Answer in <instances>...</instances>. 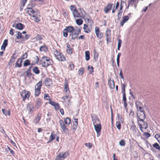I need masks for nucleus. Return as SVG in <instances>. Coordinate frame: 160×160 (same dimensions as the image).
Masks as SVG:
<instances>
[{
	"instance_id": "53",
	"label": "nucleus",
	"mask_w": 160,
	"mask_h": 160,
	"mask_svg": "<svg viewBox=\"0 0 160 160\" xmlns=\"http://www.w3.org/2000/svg\"><path fill=\"white\" fill-rule=\"evenodd\" d=\"M155 138L157 139L158 141L160 143V134H157L155 135Z\"/></svg>"
},
{
	"instance_id": "51",
	"label": "nucleus",
	"mask_w": 160,
	"mask_h": 160,
	"mask_svg": "<svg viewBox=\"0 0 160 160\" xmlns=\"http://www.w3.org/2000/svg\"><path fill=\"white\" fill-rule=\"evenodd\" d=\"M119 144L121 146H124L125 145L126 143L124 140H121L119 142Z\"/></svg>"
},
{
	"instance_id": "44",
	"label": "nucleus",
	"mask_w": 160,
	"mask_h": 160,
	"mask_svg": "<svg viewBox=\"0 0 160 160\" xmlns=\"http://www.w3.org/2000/svg\"><path fill=\"white\" fill-rule=\"evenodd\" d=\"M144 136H145V138L147 139H148L149 137H150L151 135V134L148 132H143Z\"/></svg>"
},
{
	"instance_id": "11",
	"label": "nucleus",
	"mask_w": 160,
	"mask_h": 160,
	"mask_svg": "<svg viewBox=\"0 0 160 160\" xmlns=\"http://www.w3.org/2000/svg\"><path fill=\"white\" fill-rule=\"evenodd\" d=\"M113 5L112 4L108 3L104 9V12L107 13L111 9L112 6Z\"/></svg>"
},
{
	"instance_id": "57",
	"label": "nucleus",
	"mask_w": 160,
	"mask_h": 160,
	"mask_svg": "<svg viewBox=\"0 0 160 160\" xmlns=\"http://www.w3.org/2000/svg\"><path fill=\"white\" fill-rule=\"evenodd\" d=\"M153 147L154 148L157 149H159L160 146L157 143H155L153 145Z\"/></svg>"
},
{
	"instance_id": "31",
	"label": "nucleus",
	"mask_w": 160,
	"mask_h": 160,
	"mask_svg": "<svg viewBox=\"0 0 160 160\" xmlns=\"http://www.w3.org/2000/svg\"><path fill=\"white\" fill-rule=\"evenodd\" d=\"M42 85V82L41 81L39 82L35 86V89L41 90Z\"/></svg>"
},
{
	"instance_id": "61",
	"label": "nucleus",
	"mask_w": 160,
	"mask_h": 160,
	"mask_svg": "<svg viewBox=\"0 0 160 160\" xmlns=\"http://www.w3.org/2000/svg\"><path fill=\"white\" fill-rule=\"evenodd\" d=\"M35 38H36V39L37 40H41L42 39V38L41 37V36L39 35H37ZM35 38H34L33 39H34Z\"/></svg>"
},
{
	"instance_id": "6",
	"label": "nucleus",
	"mask_w": 160,
	"mask_h": 160,
	"mask_svg": "<svg viewBox=\"0 0 160 160\" xmlns=\"http://www.w3.org/2000/svg\"><path fill=\"white\" fill-rule=\"evenodd\" d=\"M137 116L139 119V120H144L146 118L145 112L143 110L137 112Z\"/></svg>"
},
{
	"instance_id": "29",
	"label": "nucleus",
	"mask_w": 160,
	"mask_h": 160,
	"mask_svg": "<svg viewBox=\"0 0 160 160\" xmlns=\"http://www.w3.org/2000/svg\"><path fill=\"white\" fill-rule=\"evenodd\" d=\"M15 55V53L13 54L12 56L11 57V59H10V61L8 63V64L10 66L12 64V63H13V62H14V61L16 59V58L14 56Z\"/></svg>"
},
{
	"instance_id": "39",
	"label": "nucleus",
	"mask_w": 160,
	"mask_h": 160,
	"mask_svg": "<svg viewBox=\"0 0 160 160\" xmlns=\"http://www.w3.org/2000/svg\"><path fill=\"white\" fill-rule=\"evenodd\" d=\"M30 63L29 60L28 59L25 60L23 63V66L24 67H26L30 65Z\"/></svg>"
},
{
	"instance_id": "2",
	"label": "nucleus",
	"mask_w": 160,
	"mask_h": 160,
	"mask_svg": "<svg viewBox=\"0 0 160 160\" xmlns=\"http://www.w3.org/2000/svg\"><path fill=\"white\" fill-rule=\"evenodd\" d=\"M54 53L56 58L59 61H63L66 60V58L63 55L57 50H55Z\"/></svg>"
},
{
	"instance_id": "62",
	"label": "nucleus",
	"mask_w": 160,
	"mask_h": 160,
	"mask_svg": "<svg viewBox=\"0 0 160 160\" xmlns=\"http://www.w3.org/2000/svg\"><path fill=\"white\" fill-rule=\"evenodd\" d=\"M44 98L47 100H49L50 97H49V96H48V94H45L44 95Z\"/></svg>"
},
{
	"instance_id": "15",
	"label": "nucleus",
	"mask_w": 160,
	"mask_h": 160,
	"mask_svg": "<svg viewBox=\"0 0 160 160\" xmlns=\"http://www.w3.org/2000/svg\"><path fill=\"white\" fill-rule=\"evenodd\" d=\"M129 19V17L127 16H125L122 17V21H121L120 24L121 26H123L124 23L127 21Z\"/></svg>"
},
{
	"instance_id": "14",
	"label": "nucleus",
	"mask_w": 160,
	"mask_h": 160,
	"mask_svg": "<svg viewBox=\"0 0 160 160\" xmlns=\"http://www.w3.org/2000/svg\"><path fill=\"white\" fill-rule=\"evenodd\" d=\"M136 108L138 110V111L139 112L142 110H143L144 109L142 108V105L139 101H137L136 102Z\"/></svg>"
},
{
	"instance_id": "45",
	"label": "nucleus",
	"mask_w": 160,
	"mask_h": 160,
	"mask_svg": "<svg viewBox=\"0 0 160 160\" xmlns=\"http://www.w3.org/2000/svg\"><path fill=\"white\" fill-rule=\"evenodd\" d=\"M41 90L35 89V95L36 96H38L40 93Z\"/></svg>"
},
{
	"instance_id": "32",
	"label": "nucleus",
	"mask_w": 160,
	"mask_h": 160,
	"mask_svg": "<svg viewBox=\"0 0 160 160\" xmlns=\"http://www.w3.org/2000/svg\"><path fill=\"white\" fill-rule=\"evenodd\" d=\"M39 50L40 51L46 52L48 50V48L45 45L42 46L40 47Z\"/></svg>"
},
{
	"instance_id": "23",
	"label": "nucleus",
	"mask_w": 160,
	"mask_h": 160,
	"mask_svg": "<svg viewBox=\"0 0 160 160\" xmlns=\"http://www.w3.org/2000/svg\"><path fill=\"white\" fill-rule=\"evenodd\" d=\"M8 41L6 39L4 40L3 44L1 47V50H3V51H4L5 50V48L8 45Z\"/></svg>"
},
{
	"instance_id": "4",
	"label": "nucleus",
	"mask_w": 160,
	"mask_h": 160,
	"mask_svg": "<svg viewBox=\"0 0 160 160\" xmlns=\"http://www.w3.org/2000/svg\"><path fill=\"white\" fill-rule=\"evenodd\" d=\"M141 122V123H140L138 122V124L140 129L141 131L142 132V129L144 128L145 129H147L148 127V125L147 123L145 122H144V121H140Z\"/></svg>"
},
{
	"instance_id": "54",
	"label": "nucleus",
	"mask_w": 160,
	"mask_h": 160,
	"mask_svg": "<svg viewBox=\"0 0 160 160\" xmlns=\"http://www.w3.org/2000/svg\"><path fill=\"white\" fill-rule=\"evenodd\" d=\"M28 57V54L26 52L24 53V54L23 55V56L20 58H21L22 60V59H25L27 58Z\"/></svg>"
},
{
	"instance_id": "48",
	"label": "nucleus",
	"mask_w": 160,
	"mask_h": 160,
	"mask_svg": "<svg viewBox=\"0 0 160 160\" xmlns=\"http://www.w3.org/2000/svg\"><path fill=\"white\" fill-rule=\"evenodd\" d=\"M135 0H129L128 2V6L127 8H129V6L130 5L133 6V4Z\"/></svg>"
},
{
	"instance_id": "58",
	"label": "nucleus",
	"mask_w": 160,
	"mask_h": 160,
	"mask_svg": "<svg viewBox=\"0 0 160 160\" xmlns=\"http://www.w3.org/2000/svg\"><path fill=\"white\" fill-rule=\"evenodd\" d=\"M88 69L90 73H91L92 72H93V67L92 66L90 67V66H88Z\"/></svg>"
},
{
	"instance_id": "19",
	"label": "nucleus",
	"mask_w": 160,
	"mask_h": 160,
	"mask_svg": "<svg viewBox=\"0 0 160 160\" xmlns=\"http://www.w3.org/2000/svg\"><path fill=\"white\" fill-rule=\"evenodd\" d=\"M41 100L39 98L37 99L36 101V104L35 105V108H37V109H38V108L41 106Z\"/></svg>"
},
{
	"instance_id": "35",
	"label": "nucleus",
	"mask_w": 160,
	"mask_h": 160,
	"mask_svg": "<svg viewBox=\"0 0 160 160\" xmlns=\"http://www.w3.org/2000/svg\"><path fill=\"white\" fill-rule=\"evenodd\" d=\"M85 60L88 61L90 59V52L88 51H86L85 52Z\"/></svg>"
},
{
	"instance_id": "22",
	"label": "nucleus",
	"mask_w": 160,
	"mask_h": 160,
	"mask_svg": "<svg viewBox=\"0 0 160 160\" xmlns=\"http://www.w3.org/2000/svg\"><path fill=\"white\" fill-rule=\"evenodd\" d=\"M23 25L21 23H18L15 26V28L20 30L23 28Z\"/></svg>"
},
{
	"instance_id": "42",
	"label": "nucleus",
	"mask_w": 160,
	"mask_h": 160,
	"mask_svg": "<svg viewBox=\"0 0 160 160\" xmlns=\"http://www.w3.org/2000/svg\"><path fill=\"white\" fill-rule=\"evenodd\" d=\"M122 43L121 40L120 39H118V50H120V48L121 46V44Z\"/></svg>"
},
{
	"instance_id": "50",
	"label": "nucleus",
	"mask_w": 160,
	"mask_h": 160,
	"mask_svg": "<svg viewBox=\"0 0 160 160\" xmlns=\"http://www.w3.org/2000/svg\"><path fill=\"white\" fill-rule=\"evenodd\" d=\"M68 32L66 30V29L65 28L64 29L63 32V36L65 37H67L68 36Z\"/></svg>"
},
{
	"instance_id": "30",
	"label": "nucleus",
	"mask_w": 160,
	"mask_h": 160,
	"mask_svg": "<svg viewBox=\"0 0 160 160\" xmlns=\"http://www.w3.org/2000/svg\"><path fill=\"white\" fill-rule=\"evenodd\" d=\"M83 29L84 30V32L86 33H88L89 32H91V31L89 30V29L88 28V25L86 24H84V25Z\"/></svg>"
},
{
	"instance_id": "13",
	"label": "nucleus",
	"mask_w": 160,
	"mask_h": 160,
	"mask_svg": "<svg viewBox=\"0 0 160 160\" xmlns=\"http://www.w3.org/2000/svg\"><path fill=\"white\" fill-rule=\"evenodd\" d=\"M77 28H74L72 26H69L67 27L65 29L70 34H71L74 32V31H75L77 30Z\"/></svg>"
},
{
	"instance_id": "25",
	"label": "nucleus",
	"mask_w": 160,
	"mask_h": 160,
	"mask_svg": "<svg viewBox=\"0 0 160 160\" xmlns=\"http://www.w3.org/2000/svg\"><path fill=\"white\" fill-rule=\"evenodd\" d=\"M17 32V33L15 35V36L17 39H24V37L23 35H22L21 32L19 31L17 32Z\"/></svg>"
},
{
	"instance_id": "52",
	"label": "nucleus",
	"mask_w": 160,
	"mask_h": 160,
	"mask_svg": "<svg viewBox=\"0 0 160 160\" xmlns=\"http://www.w3.org/2000/svg\"><path fill=\"white\" fill-rule=\"evenodd\" d=\"M83 71L84 69L83 68H81L79 69L78 71V74L80 76L82 74L83 72Z\"/></svg>"
},
{
	"instance_id": "38",
	"label": "nucleus",
	"mask_w": 160,
	"mask_h": 160,
	"mask_svg": "<svg viewBox=\"0 0 160 160\" xmlns=\"http://www.w3.org/2000/svg\"><path fill=\"white\" fill-rule=\"evenodd\" d=\"M2 112L3 114H5V115L7 116V115H9L10 112L9 111L7 110L6 109H2Z\"/></svg>"
},
{
	"instance_id": "26",
	"label": "nucleus",
	"mask_w": 160,
	"mask_h": 160,
	"mask_svg": "<svg viewBox=\"0 0 160 160\" xmlns=\"http://www.w3.org/2000/svg\"><path fill=\"white\" fill-rule=\"evenodd\" d=\"M55 134L54 132H52L51 136L49 138V141L48 142V143L49 142H50L55 139Z\"/></svg>"
},
{
	"instance_id": "20",
	"label": "nucleus",
	"mask_w": 160,
	"mask_h": 160,
	"mask_svg": "<svg viewBox=\"0 0 160 160\" xmlns=\"http://www.w3.org/2000/svg\"><path fill=\"white\" fill-rule=\"evenodd\" d=\"M22 60L21 58H18L17 60V61L16 62L15 67H18L20 68L22 66Z\"/></svg>"
},
{
	"instance_id": "18",
	"label": "nucleus",
	"mask_w": 160,
	"mask_h": 160,
	"mask_svg": "<svg viewBox=\"0 0 160 160\" xmlns=\"http://www.w3.org/2000/svg\"><path fill=\"white\" fill-rule=\"evenodd\" d=\"M45 84L47 86H50L52 84V81L49 78H47L45 80Z\"/></svg>"
},
{
	"instance_id": "43",
	"label": "nucleus",
	"mask_w": 160,
	"mask_h": 160,
	"mask_svg": "<svg viewBox=\"0 0 160 160\" xmlns=\"http://www.w3.org/2000/svg\"><path fill=\"white\" fill-rule=\"evenodd\" d=\"M121 55V53H118V56H117V66H118V67L119 66V59H120V57Z\"/></svg>"
},
{
	"instance_id": "63",
	"label": "nucleus",
	"mask_w": 160,
	"mask_h": 160,
	"mask_svg": "<svg viewBox=\"0 0 160 160\" xmlns=\"http://www.w3.org/2000/svg\"><path fill=\"white\" fill-rule=\"evenodd\" d=\"M49 104H51L53 106L54 105H55V104H56L55 102L53 101L50 100H49Z\"/></svg>"
},
{
	"instance_id": "49",
	"label": "nucleus",
	"mask_w": 160,
	"mask_h": 160,
	"mask_svg": "<svg viewBox=\"0 0 160 160\" xmlns=\"http://www.w3.org/2000/svg\"><path fill=\"white\" fill-rule=\"evenodd\" d=\"M126 85L123 84L122 85V94L125 93V88Z\"/></svg>"
},
{
	"instance_id": "37",
	"label": "nucleus",
	"mask_w": 160,
	"mask_h": 160,
	"mask_svg": "<svg viewBox=\"0 0 160 160\" xmlns=\"http://www.w3.org/2000/svg\"><path fill=\"white\" fill-rule=\"evenodd\" d=\"M76 22L77 24L80 25L82 24L83 21L81 19L79 18L76 19Z\"/></svg>"
},
{
	"instance_id": "27",
	"label": "nucleus",
	"mask_w": 160,
	"mask_h": 160,
	"mask_svg": "<svg viewBox=\"0 0 160 160\" xmlns=\"http://www.w3.org/2000/svg\"><path fill=\"white\" fill-rule=\"evenodd\" d=\"M123 96V101L124 102V106L125 108L126 109L127 107V104L126 102L127 101V98L126 97V93L122 94Z\"/></svg>"
},
{
	"instance_id": "34",
	"label": "nucleus",
	"mask_w": 160,
	"mask_h": 160,
	"mask_svg": "<svg viewBox=\"0 0 160 160\" xmlns=\"http://www.w3.org/2000/svg\"><path fill=\"white\" fill-rule=\"evenodd\" d=\"M32 67H30L26 71V75L28 77H30L31 76V74L30 72Z\"/></svg>"
},
{
	"instance_id": "33",
	"label": "nucleus",
	"mask_w": 160,
	"mask_h": 160,
	"mask_svg": "<svg viewBox=\"0 0 160 160\" xmlns=\"http://www.w3.org/2000/svg\"><path fill=\"white\" fill-rule=\"evenodd\" d=\"M33 72L36 74H38L40 73V71L37 67H34L32 69Z\"/></svg>"
},
{
	"instance_id": "47",
	"label": "nucleus",
	"mask_w": 160,
	"mask_h": 160,
	"mask_svg": "<svg viewBox=\"0 0 160 160\" xmlns=\"http://www.w3.org/2000/svg\"><path fill=\"white\" fill-rule=\"evenodd\" d=\"M122 10L119 9V11L118 14V19L119 20L121 18V16L122 15Z\"/></svg>"
},
{
	"instance_id": "5",
	"label": "nucleus",
	"mask_w": 160,
	"mask_h": 160,
	"mask_svg": "<svg viewBox=\"0 0 160 160\" xmlns=\"http://www.w3.org/2000/svg\"><path fill=\"white\" fill-rule=\"evenodd\" d=\"M96 121L93 122L94 128L97 133L98 134L99 133L101 129V125L100 122L98 123H96Z\"/></svg>"
},
{
	"instance_id": "1",
	"label": "nucleus",
	"mask_w": 160,
	"mask_h": 160,
	"mask_svg": "<svg viewBox=\"0 0 160 160\" xmlns=\"http://www.w3.org/2000/svg\"><path fill=\"white\" fill-rule=\"evenodd\" d=\"M52 63V60L46 56H43L40 60V63L44 67L46 68Z\"/></svg>"
},
{
	"instance_id": "28",
	"label": "nucleus",
	"mask_w": 160,
	"mask_h": 160,
	"mask_svg": "<svg viewBox=\"0 0 160 160\" xmlns=\"http://www.w3.org/2000/svg\"><path fill=\"white\" fill-rule=\"evenodd\" d=\"M64 91L65 92H67L68 91L69 92V88L68 87V83L67 81L65 79V82L64 83Z\"/></svg>"
},
{
	"instance_id": "16",
	"label": "nucleus",
	"mask_w": 160,
	"mask_h": 160,
	"mask_svg": "<svg viewBox=\"0 0 160 160\" xmlns=\"http://www.w3.org/2000/svg\"><path fill=\"white\" fill-rule=\"evenodd\" d=\"M95 31L97 37L99 38H101L102 37V33L100 32L99 31V28L98 27H95Z\"/></svg>"
},
{
	"instance_id": "36",
	"label": "nucleus",
	"mask_w": 160,
	"mask_h": 160,
	"mask_svg": "<svg viewBox=\"0 0 160 160\" xmlns=\"http://www.w3.org/2000/svg\"><path fill=\"white\" fill-rule=\"evenodd\" d=\"M26 94H25V97H23V98L22 99V100L23 101H24L25 100L26 98H29V96L30 94V92L28 91H27L26 92Z\"/></svg>"
},
{
	"instance_id": "7",
	"label": "nucleus",
	"mask_w": 160,
	"mask_h": 160,
	"mask_svg": "<svg viewBox=\"0 0 160 160\" xmlns=\"http://www.w3.org/2000/svg\"><path fill=\"white\" fill-rule=\"evenodd\" d=\"M68 155V153L67 152H65L64 153L62 152L58 154V155L57 156V159L59 158L63 160L64 158H65Z\"/></svg>"
},
{
	"instance_id": "17",
	"label": "nucleus",
	"mask_w": 160,
	"mask_h": 160,
	"mask_svg": "<svg viewBox=\"0 0 160 160\" xmlns=\"http://www.w3.org/2000/svg\"><path fill=\"white\" fill-rule=\"evenodd\" d=\"M60 126L63 132H66L68 130V128H66V126L64 125L63 121H60Z\"/></svg>"
},
{
	"instance_id": "24",
	"label": "nucleus",
	"mask_w": 160,
	"mask_h": 160,
	"mask_svg": "<svg viewBox=\"0 0 160 160\" xmlns=\"http://www.w3.org/2000/svg\"><path fill=\"white\" fill-rule=\"evenodd\" d=\"M72 14L74 18H81L82 17L81 16L80 14L78 12L77 10L76 11Z\"/></svg>"
},
{
	"instance_id": "10",
	"label": "nucleus",
	"mask_w": 160,
	"mask_h": 160,
	"mask_svg": "<svg viewBox=\"0 0 160 160\" xmlns=\"http://www.w3.org/2000/svg\"><path fill=\"white\" fill-rule=\"evenodd\" d=\"M32 17L34 21L36 22H38L40 21V15L39 12H36L34 15H33L32 16Z\"/></svg>"
},
{
	"instance_id": "64",
	"label": "nucleus",
	"mask_w": 160,
	"mask_h": 160,
	"mask_svg": "<svg viewBox=\"0 0 160 160\" xmlns=\"http://www.w3.org/2000/svg\"><path fill=\"white\" fill-rule=\"evenodd\" d=\"M74 67V64L71 63L69 64V67L70 68L71 70H72L73 69Z\"/></svg>"
},
{
	"instance_id": "3",
	"label": "nucleus",
	"mask_w": 160,
	"mask_h": 160,
	"mask_svg": "<svg viewBox=\"0 0 160 160\" xmlns=\"http://www.w3.org/2000/svg\"><path fill=\"white\" fill-rule=\"evenodd\" d=\"M81 31L80 29L77 28V30L74 31L71 34H69V37H71V39L73 40H75L77 38L78 35L80 33Z\"/></svg>"
},
{
	"instance_id": "46",
	"label": "nucleus",
	"mask_w": 160,
	"mask_h": 160,
	"mask_svg": "<svg viewBox=\"0 0 160 160\" xmlns=\"http://www.w3.org/2000/svg\"><path fill=\"white\" fill-rule=\"evenodd\" d=\"M116 125L117 128L119 130H120L121 128V124L120 122L119 121L117 122Z\"/></svg>"
},
{
	"instance_id": "55",
	"label": "nucleus",
	"mask_w": 160,
	"mask_h": 160,
	"mask_svg": "<svg viewBox=\"0 0 160 160\" xmlns=\"http://www.w3.org/2000/svg\"><path fill=\"white\" fill-rule=\"evenodd\" d=\"M27 91L24 90L22 92H20V95L22 96V97L23 98V97H25V94L26 92Z\"/></svg>"
},
{
	"instance_id": "12",
	"label": "nucleus",
	"mask_w": 160,
	"mask_h": 160,
	"mask_svg": "<svg viewBox=\"0 0 160 160\" xmlns=\"http://www.w3.org/2000/svg\"><path fill=\"white\" fill-rule=\"evenodd\" d=\"M28 10H26L27 13H28L29 15L32 16L33 15H34L36 12L38 11H35L32 9V8H28Z\"/></svg>"
},
{
	"instance_id": "21",
	"label": "nucleus",
	"mask_w": 160,
	"mask_h": 160,
	"mask_svg": "<svg viewBox=\"0 0 160 160\" xmlns=\"http://www.w3.org/2000/svg\"><path fill=\"white\" fill-rule=\"evenodd\" d=\"M110 88L111 89H114L115 87L114 82L113 80H111L110 79L108 83Z\"/></svg>"
},
{
	"instance_id": "56",
	"label": "nucleus",
	"mask_w": 160,
	"mask_h": 160,
	"mask_svg": "<svg viewBox=\"0 0 160 160\" xmlns=\"http://www.w3.org/2000/svg\"><path fill=\"white\" fill-rule=\"evenodd\" d=\"M124 4H126V3L123 1L122 0L121 1L120 8V10H122L123 5Z\"/></svg>"
},
{
	"instance_id": "59",
	"label": "nucleus",
	"mask_w": 160,
	"mask_h": 160,
	"mask_svg": "<svg viewBox=\"0 0 160 160\" xmlns=\"http://www.w3.org/2000/svg\"><path fill=\"white\" fill-rule=\"evenodd\" d=\"M59 105L58 103H56V104H55V105H54L53 106L54 107L55 109L56 110H57L59 109Z\"/></svg>"
},
{
	"instance_id": "60",
	"label": "nucleus",
	"mask_w": 160,
	"mask_h": 160,
	"mask_svg": "<svg viewBox=\"0 0 160 160\" xmlns=\"http://www.w3.org/2000/svg\"><path fill=\"white\" fill-rule=\"evenodd\" d=\"M85 145L86 147H88L89 148H92V144L90 143H85Z\"/></svg>"
},
{
	"instance_id": "8",
	"label": "nucleus",
	"mask_w": 160,
	"mask_h": 160,
	"mask_svg": "<svg viewBox=\"0 0 160 160\" xmlns=\"http://www.w3.org/2000/svg\"><path fill=\"white\" fill-rule=\"evenodd\" d=\"M26 108L27 110L28 111V112L31 114L33 110V106L31 103H28L27 105Z\"/></svg>"
},
{
	"instance_id": "9",
	"label": "nucleus",
	"mask_w": 160,
	"mask_h": 160,
	"mask_svg": "<svg viewBox=\"0 0 160 160\" xmlns=\"http://www.w3.org/2000/svg\"><path fill=\"white\" fill-rule=\"evenodd\" d=\"M83 18H84L86 22L87 23H90V25L92 26L93 25V23L91 19L89 16V15L87 14L85 17H83Z\"/></svg>"
},
{
	"instance_id": "41",
	"label": "nucleus",
	"mask_w": 160,
	"mask_h": 160,
	"mask_svg": "<svg viewBox=\"0 0 160 160\" xmlns=\"http://www.w3.org/2000/svg\"><path fill=\"white\" fill-rule=\"evenodd\" d=\"M70 9L72 13L77 10L76 7L73 5H71L70 7Z\"/></svg>"
},
{
	"instance_id": "40",
	"label": "nucleus",
	"mask_w": 160,
	"mask_h": 160,
	"mask_svg": "<svg viewBox=\"0 0 160 160\" xmlns=\"http://www.w3.org/2000/svg\"><path fill=\"white\" fill-rule=\"evenodd\" d=\"M80 10L81 13V14H80L81 16L82 17L81 18H83V17H85V16L87 14L86 13V12L83 10L80 9Z\"/></svg>"
}]
</instances>
